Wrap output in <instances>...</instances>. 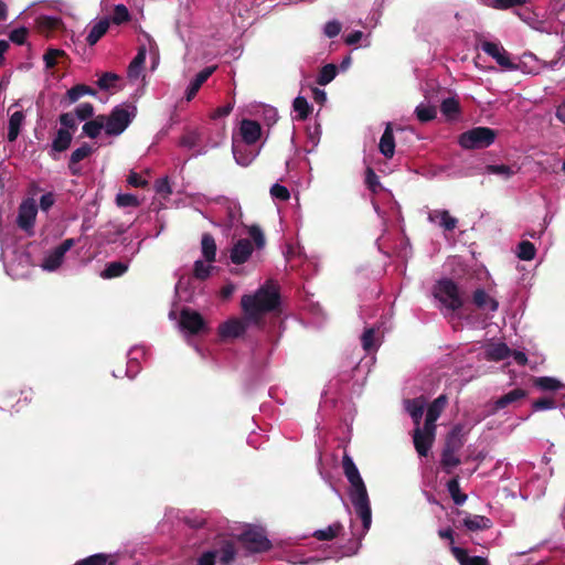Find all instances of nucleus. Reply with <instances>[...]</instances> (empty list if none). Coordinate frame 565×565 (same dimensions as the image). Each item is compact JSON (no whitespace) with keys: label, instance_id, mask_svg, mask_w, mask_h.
I'll use <instances>...</instances> for the list:
<instances>
[{"label":"nucleus","instance_id":"1","mask_svg":"<svg viewBox=\"0 0 565 565\" xmlns=\"http://www.w3.org/2000/svg\"><path fill=\"white\" fill-rule=\"evenodd\" d=\"M342 471L349 482L348 495L350 502L356 518L361 521V524H358L356 520L351 518L349 526L351 540L356 542L358 548L372 524L371 501L365 482L354 461H342Z\"/></svg>","mask_w":565,"mask_h":565},{"label":"nucleus","instance_id":"2","mask_svg":"<svg viewBox=\"0 0 565 565\" xmlns=\"http://www.w3.org/2000/svg\"><path fill=\"white\" fill-rule=\"evenodd\" d=\"M241 306L248 320L260 324L265 315L281 311L279 285L271 279L266 280L254 294L244 295Z\"/></svg>","mask_w":565,"mask_h":565},{"label":"nucleus","instance_id":"3","mask_svg":"<svg viewBox=\"0 0 565 565\" xmlns=\"http://www.w3.org/2000/svg\"><path fill=\"white\" fill-rule=\"evenodd\" d=\"M497 136V130L478 126L460 134L458 145L465 150L484 149L495 141Z\"/></svg>","mask_w":565,"mask_h":565},{"label":"nucleus","instance_id":"4","mask_svg":"<svg viewBox=\"0 0 565 565\" xmlns=\"http://www.w3.org/2000/svg\"><path fill=\"white\" fill-rule=\"evenodd\" d=\"M135 113L122 106H116L105 119V132L108 136H119L130 125Z\"/></svg>","mask_w":565,"mask_h":565},{"label":"nucleus","instance_id":"5","mask_svg":"<svg viewBox=\"0 0 565 565\" xmlns=\"http://www.w3.org/2000/svg\"><path fill=\"white\" fill-rule=\"evenodd\" d=\"M179 326L181 330L190 335L206 334L210 331L202 315L189 307L181 309Z\"/></svg>","mask_w":565,"mask_h":565},{"label":"nucleus","instance_id":"6","mask_svg":"<svg viewBox=\"0 0 565 565\" xmlns=\"http://www.w3.org/2000/svg\"><path fill=\"white\" fill-rule=\"evenodd\" d=\"M435 296L444 306L452 311L462 307L458 286L451 279H443L438 281Z\"/></svg>","mask_w":565,"mask_h":565},{"label":"nucleus","instance_id":"7","mask_svg":"<svg viewBox=\"0 0 565 565\" xmlns=\"http://www.w3.org/2000/svg\"><path fill=\"white\" fill-rule=\"evenodd\" d=\"M244 546L254 553L267 551L270 542L262 527L248 526L241 535Z\"/></svg>","mask_w":565,"mask_h":565},{"label":"nucleus","instance_id":"8","mask_svg":"<svg viewBox=\"0 0 565 565\" xmlns=\"http://www.w3.org/2000/svg\"><path fill=\"white\" fill-rule=\"evenodd\" d=\"M470 428L465 424H456L446 437L445 448L441 459H455L454 454L460 449L465 443V437Z\"/></svg>","mask_w":565,"mask_h":565},{"label":"nucleus","instance_id":"9","mask_svg":"<svg viewBox=\"0 0 565 565\" xmlns=\"http://www.w3.org/2000/svg\"><path fill=\"white\" fill-rule=\"evenodd\" d=\"M481 49L484 53L490 55L492 58L495 60V62L503 68L509 71H515L521 70L523 71L521 64L513 63L508 52L504 50L502 45L499 43L490 42V41H483L481 43Z\"/></svg>","mask_w":565,"mask_h":565},{"label":"nucleus","instance_id":"10","mask_svg":"<svg viewBox=\"0 0 565 565\" xmlns=\"http://www.w3.org/2000/svg\"><path fill=\"white\" fill-rule=\"evenodd\" d=\"M36 214L38 207L34 200L28 199L23 201L19 207L18 226L25 232L30 231L34 226Z\"/></svg>","mask_w":565,"mask_h":565},{"label":"nucleus","instance_id":"11","mask_svg":"<svg viewBox=\"0 0 565 565\" xmlns=\"http://www.w3.org/2000/svg\"><path fill=\"white\" fill-rule=\"evenodd\" d=\"M254 250L252 242L247 238L238 239L231 249L230 258L235 265L245 264Z\"/></svg>","mask_w":565,"mask_h":565},{"label":"nucleus","instance_id":"12","mask_svg":"<svg viewBox=\"0 0 565 565\" xmlns=\"http://www.w3.org/2000/svg\"><path fill=\"white\" fill-rule=\"evenodd\" d=\"M239 132L246 145H254L262 136V126L256 120L243 119L241 121Z\"/></svg>","mask_w":565,"mask_h":565},{"label":"nucleus","instance_id":"13","mask_svg":"<svg viewBox=\"0 0 565 565\" xmlns=\"http://www.w3.org/2000/svg\"><path fill=\"white\" fill-rule=\"evenodd\" d=\"M246 323L238 319H230L218 327V335L222 339H235L244 334Z\"/></svg>","mask_w":565,"mask_h":565},{"label":"nucleus","instance_id":"14","mask_svg":"<svg viewBox=\"0 0 565 565\" xmlns=\"http://www.w3.org/2000/svg\"><path fill=\"white\" fill-rule=\"evenodd\" d=\"M215 70L216 66H207L196 74L195 78L190 83L185 92V98L188 102L195 97L202 85L209 79Z\"/></svg>","mask_w":565,"mask_h":565},{"label":"nucleus","instance_id":"15","mask_svg":"<svg viewBox=\"0 0 565 565\" xmlns=\"http://www.w3.org/2000/svg\"><path fill=\"white\" fill-rule=\"evenodd\" d=\"M463 515L462 524L463 526L472 532L483 531L490 529L492 526V522L489 518L477 514H469L466 512H461Z\"/></svg>","mask_w":565,"mask_h":565},{"label":"nucleus","instance_id":"16","mask_svg":"<svg viewBox=\"0 0 565 565\" xmlns=\"http://www.w3.org/2000/svg\"><path fill=\"white\" fill-rule=\"evenodd\" d=\"M428 220L430 222H438L445 231H454L457 227L458 220L450 215L447 210H434L429 213Z\"/></svg>","mask_w":565,"mask_h":565},{"label":"nucleus","instance_id":"17","mask_svg":"<svg viewBox=\"0 0 565 565\" xmlns=\"http://www.w3.org/2000/svg\"><path fill=\"white\" fill-rule=\"evenodd\" d=\"M526 396H527V392L525 390L514 388V390L508 392L507 394L502 395L494 402L491 414H494L498 411L505 408L510 404L525 398Z\"/></svg>","mask_w":565,"mask_h":565},{"label":"nucleus","instance_id":"18","mask_svg":"<svg viewBox=\"0 0 565 565\" xmlns=\"http://www.w3.org/2000/svg\"><path fill=\"white\" fill-rule=\"evenodd\" d=\"M97 93L94 88L86 84H77L71 87L63 99L61 100L62 104H65L66 106L76 103L81 97L85 95L95 96Z\"/></svg>","mask_w":565,"mask_h":565},{"label":"nucleus","instance_id":"19","mask_svg":"<svg viewBox=\"0 0 565 565\" xmlns=\"http://www.w3.org/2000/svg\"><path fill=\"white\" fill-rule=\"evenodd\" d=\"M380 152L387 159H391L395 153V139L393 135V126L391 122L386 124L385 130L380 139Z\"/></svg>","mask_w":565,"mask_h":565},{"label":"nucleus","instance_id":"20","mask_svg":"<svg viewBox=\"0 0 565 565\" xmlns=\"http://www.w3.org/2000/svg\"><path fill=\"white\" fill-rule=\"evenodd\" d=\"M93 153V148L84 142L79 148L75 149L68 161V169L72 175H78L81 173V169L77 167V163Z\"/></svg>","mask_w":565,"mask_h":565},{"label":"nucleus","instance_id":"21","mask_svg":"<svg viewBox=\"0 0 565 565\" xmlns=\"http://www.w3.org/2000/svg\"><path fill=\"white\" fill-rule=\"evenodd\" d=\"M425 404H426V402L423 396L405 401V409L412 417L416 427H419V425H420L424 409H425Z\"/></svg>","mask_w":565,"mask_h":565},{"label":"nucleus","instance_id":"22","mask_svg":"<svg viewBox=\"0 0 565 565\" xmlns=\"http://www.w3.org/2000/svg\"><path fill=\"white\" fill-rule=\"evenodd\" d=\"M216 243L212 234L204 233L201 238V252L205 262L213 263L216 260Z\"/></svg>","mask_w":565,"mask_h":565},{"label":"nucleus","instance_id":"23","mask_svg":"<svg viewBox=\"0 0 565 565\" xmlns=\"http://www.w3.org/2000/svg\"><path fill=\"white\" fill-rule=\"evenodd\" d=\"M413 439L415 449L419 457H427L433 445L434 437H428L427 435L419 431V427H416L414 429Z\"/></svg>","mask_w":565,"mask_h":565},{"label":"nucleus","instance_id":"24","mask_svg":"<svg viewBox=\"0 0 565 565\" xmlns=\"http://www.w3.org/2000/svg\"><path fill=\"white\" fill-rule=\"evenodd\" d=\"M73 135L70 130L60 128L52 141V151L63 152L71 146Z\"/></svg>","mask_w":565,"mask_h":565},{"label":"nucleus","instance_id":"25","mask_svg":"<svg viewBox=\"0 0 565 565\" xmlns=\"http://www.w3.org/2000/svg\"><path fill=\"white\" fill-rule=\"evenodd\" d=\"M441 114L447 118V120H455L461 113L460 103L455 97H448L441 102L440 105Z\"/></svg>","mask_w":565,"mask_h":565},{"label":"nucleus","instance_id":"26","mask_svg":"<svg viewBox=\"0 0 565 565\" xmlns=\"http://www.w3.org/2000/svg\"><path fill=\"white\" fill-rule=\"evenodd\" d=\"M511 355L510 348L503 343L491 344L486 350V358L489 361H502Z\"/></svg>","mask_w":565,"mask_h":565},{"label":"nucleus","instance_id":"27","mask_svg":"<svg viewBox=\"0 0 565 565\" xmlns=\"http://www.w3.org/2000/svg\"><path fill=\"white\" fill-rule=\"evenodd\" d=\"M24 114L21 110L14 111L9 118V127H8V141L13 142L17 140L21 126L24 121Z\"/></svg>","mask_w":565,"mask_h":565},{"label":"nucleus","instance_id":"28","mask_svg":"<svg viewBox=\"0 0 565 565\" xmlns=\"http://www.w3.org/2000/svg\"><path fill=\"white\" fill-rule=\"evenodd\" d=\"M109 28V20L108 19H102L96 24L92 26L89 30L86 42L88 45H95L107 32Z\"/></svg>","mask_w":565,"mask_h":565},{"label":"nucleus","instance_id":"29","mask_svg":"<svg viewBox=\"0 0 565 565\" xmlns=\"http://www.w3.org/2000/svg\"><path fill=\"white\" fill-rule=\"evenodd\" d=\"M451 552L460 565H488L483 557L469 556L461 547L452 546Z\"/></svg>","mask_w":565,"mask_h":565},{"label":"nucleus","instance_id":"30","mask_svg":"<svg viewBox=\"0 0 565 565\" xmlns=\"http://www.w3.org/2000/svg\"><path fill=\"white\" fill-rule=\"evenodd\" d=\"M105 115H99L93 120H88L83 125V134L89 138H97L102 131L105 129Z\"/></svg>","mask_w":565,"mask_h":565},{"label":"nucleus","instance_id":"31","mask_svg":"<svg viewBox=\"0 0 565 565\" xmlns=\"http://www.w3.org/2000/svg\"><path fill=\"white\" fill-rule=\"evenodd\" d=\"M129 266L127 263L122 262H111L108 263L105 269L102 271L100 277L104 279H113L122 276Z\"/></svg>","mask_w":565,"mask_h":565},{"label":"nucleus","instance_id":"32","mask_svg":"<svg viewBox=\"0 0 565 565\" xmlns=\"http://www.w3.org/2000/svg\"><path fill=\"white\" fill-rule=\"evenodd\" d=\"M202 142V135L198 129H188L184 131V134L181 136L179 140V146L193 149L201 145Z\"/></svg>","mask_w":565,"mask_h":565},{"label":"nucleus","instance_id":"33","mask_svg":"<svg viewBox=\"0 0 565 565\" xmlns=\"http://www.w3.org/2000/svg\"><path fill=\"white\" fill-rule=\"evenodd\" d=\"M448 404V398L445 394L439 395L428 406L426 415L430 419H438Z\"/></svg>","mask_w":565,"mask_h":565},{"label":"nucleus","instance_id":"34","mask_svg":"<svg viewBox=\"0 0 565 565\" xmlns=\"http://www.w3.org/2000/svg\"><path fill=\"white\" fill-rule=\"evenodd\" d=\"M473 303L478 307V308H484L486 306H489V309L491 311H495L499 307V303L497 300L490 298L488 296V294L479 288L477 289L475 292H473Z\"/></svg>","mask_w":565,"mask_h":565},{"label":"nucleus","instance_id":"35","mask_svg":"<svg viewBox=\"0 0 565 565\" xmlns=\"http://www.w3.org/2000/svg\"><path fill=\"white\" fill-rule=\"evenodd\" d=\"M146 54H147L146 47L141 46L138 50L137 55L134 57V60L129 64L128 76L130 78H137L139 76L140 70H141V67L143 66V64L146 62Z\"/></svg>","mask_w":565,"mask_h":565},{"label":"nucleus","instance_id":"36","mask_svg":"<svg viewBox=\"0 0 565 565\" xmlns=\"http://www.w3.org/2000/svg\"><path fill=\"white\" fill-rule=\"evenodd\" d=\"M294 110L297 113L298 120H306L312 111L311 105L303 96H297L292 103Z\"/></svg>","mask_w":565,"mask_h":565},{"label":"nucleus","instance_id":"37","mask_svg":"<svg viewBox=\"0 0 565 565\" xmlns=\"http://www.w3.org/2000/svg\"><path fill=\"white\" fill-rule=\"evenodd\" d=\"M64 256L65 255L55 247L44 258L42 267L46 270H55L62 265Z\"/></svg>","mask_w":565,"mask_h":565},{"label":"nucleus","instance_id":"38","mask_svg":"<svg viewBox=\"0 0 565 565\" xmlns=\"http://www.w3.org/2000/svg\"><path fill=\"white\" fill-rule=\"evenodd\" d=\"M342 529V524L335 522L326 529L315 531L313 536L320 541H329L338 536Z\"/></svg>","mask_w":565,"mask_h":565},{"label":"nucleus","instance_id":"39","mask_svg":"<svg viewBox=\"0 0 565 565\" xmlns=\"http://www.w3.org/2000/svg\"><path fill=\"white\" fill-rule=\"evenodd\" d=\"M415 115L420 122L425 124L436 118L437 109L435 106L422 103L415 108Z\"/></svg>","mask_w":565,"mask_h":565},{"label":"nucleus","instance_id":"40","mask_svg":"<svg viewBox=\"0 0 565 565\" xmlns=\"http://www.w3.org/2000/svg\"><path fill=\"white\" fill-rule=\"evenodd\" d=\"M446 486L451 499L457 505H461L466 502L467 495L461 493L459 482L456 477L447 481Z\"/></svg>","mask_w":565,"mask_h":565},{"label":"nucleus","instance_id":"41","mask_svg":"<svg viewBox=\"0 0 565 565\" xmlns=\"http://www.w3.org/2000/svg\"><path fill=\"white\" fill-rule=\"evenodd\" d=\"M337 73L338 68L334 64H327L320 70L319 75L317 77V83L320 86H326L334 79Z\"/></svg>","mask_w":565,"mask_h":565},{"label":"nucleus","instance_id":"42","mask_svg":"<svg viewBox=\"0 0 565 565\" xmlns=\"http://www.w3.org/2000/svg\"><path fill=\"white\" fill-rule=\"evenodd\" d=\"M534 385L542 391H557L563 384L555 377L541 376L534 380Z\"/></svg>","mask_w":565,"mask_h":565},{"label":"nucleus","instance_id":"43","mask_svg":"<svg viewBox=\"0 0 565 565\" xmlns=\"http://www.w3.org/2000/svg\"><path fill=\"white\" fill-rule=\"evenodd\" d=\"M214 268V266L205 265L203 260L198 259L194 262L193 276L198 280H205L211 276Z\"/></svg>","mask_w":565,"mask_h":565},{"label":"nucleus","instance_id":"44","mask_svg":"<svg viewBox=\"0 0 565 565\" xmlns=\"http://www.w3.org/2000/svg\"><path fill=\"white\" fill-rule=\"evenodd\" d=\"M535 252V246L530 241H522L518 246V257L522 260H532Z\"/></svg>","mask_w":565,"mask_h":565},{"label":"nucleus","instance_id":"45","mask_svg":"<svg viewBox=\"0 0 565 565\" xmlns=\"http://www.w3.org/2000/svg\"><path fill=\"white\" fill-rule=\"evenodd\" d=\"M487 173L497 174L502 177L503 179H510L515 172L508 164H488L486 167Z\"/></svg>","mask_w":565,"mask_h":565},{"label":"nucleus","instance_id":"46","mask_svg":"<svg viewBox=\"0 0 565 565\" xmlns=\"http://www.w3.org/2000/svg\"><path fill=\"white\" fill-rule=\"evenodd\" d=\"M130 20V14L125 4L115 6L114 13L111 17L113 23L119 25L121 23L128 22Z\"/></svg>","mask_w":565,"mask_h":565},{"label":"nucleus","instance_id":"47","mask_svg":"<svg viewBox=\"0 0 565 565\" xmlns=\"http://www.w3.org/2000/svg\"><path fill=\"white\" fill-rule=\"evenodd\" d=\"M109 556L106 554H94L84 559L78 561L74 565H111Z\"/></svg>","mask_w":565,"mask_h":565},{"label":"nucleus","instance_id":"48","mask_svg":"<svg viewBox=\"0 0 565 565\" xmlns=\"http://www.w3.org/2000/svg\"><path fill=\"white\" fill-rule=\"evenodd\" d=\"M64 55L65 52L62 50L49 49L43 56L46 68L55 67V65L57 64V58Z\"/></svg>","mask_w":565,"mask_h":565},{"label":"nucleus","instance_id":"49","mask_svg":"<svg viewBox=\"0 0 565 565\" xmlns=\"http://www.w3.org/2000/svg\"><path fill=\"white\" fill-rule=\"evenodd\" d=\"M73 114L78 120H87L94 115V106L90 103H83L75 108Z\"/></svg>","mask_w":565,"mask_h":565},{"label":"nucleus","instance_id":"50","mask_svg":"<svg viewBox=\"0 0 565 565\" xmlns=\"http://www.w3.org/2000/svg\"><path fill=\"white\" fill-rule=\"evenodd\" d=\"M248 234L253 239L255 246L260 249L265 246L266 239L262 228L258 225H252L248 228Z\"/></svg>","mask_w":565,"mask_h":565},{"label":"nucleus","instance_id":"51","mask_svg":"<svg viewBox=\"0 0 565 565\" xmlns=\"http://www.w3.org/2000/svg\"><path fill=\"white\" fill-rule=\"evenodd\" d=\"M116 204L119 207L138 206L139 200L136 195L130 193H120L116 196Z\"/></svg>","mask_w":565,"mask_h":565},{"label":"nucleus","instance_id":"52","mask_svg":"<svg viewBox=\"0 0 565 565\" xmlns=\"http://www.w3.org/2000/svg\"><path fill=\"white\" fill-rule=\"evenodd\" d=\"M119 79V76L111 72L104 73L97 81V85L103 90H108L115 82Z\"/></svg>","mask_w":565,"mask_h":565},{"label":"nucleus","instance_id":"53","mask_svg":"<svg viewBox=\"0 0 565 565\" xmlns=\"http://www.w3.org/2000/svg\"><path fill=\"white\" fill-rule=\"evenodd\" d=\"M365 184L373 193H376L381 186L379 177L371 167L365 171Z\"/></svg>","mask_w":565,"mask_h":565},{"label":"nucleus","instance_id":"54","mask_svg":"<svg viewBox=\"0 0 565 565\" xmlns=\"http://www.w3.org/2000/svg\"><path fill=\"white\" fill-rule=\"evenodd\" d=\"M527 0H492V8L498 10H507L524 6Z\"/></svg>","mask_w":565,"mask_h":565},{"label":"nucleus","instance_id":"55","mask_svg":"<svg viewBox=\"0 0 565 565\" xmlns=\"http://www.w3.org/2000/svg\"><path fill=\"white\" fill-rule=\"evenodd\" d=\"M58 121L63 129L75 130L77 128L76 117L73 113H63L58 117Z\"/></svg>","mask_w":565,"mask_h":565},{"label":"nucleus","instance_id":"56","mask_svg":"<svg viewBox=\"0 0 565 565\" xmlns=\"http://www.w3.org/2000/svg\"><path fill=\"white\" fill-rule=\"evenodd\" d=\"M28 33H29L28 29L24 26H21V28L12 30L9 34V39L13 43H15L18 45H22L26 41Z\"/></svg>","mask_w":565,"mask_h":565},{"label":"nucleus","instance_id":"57","mask_svg":"<svg viewBox=\"0 0 565 565\" xmlns=\"http://www.w3.org/2000/svg\"><path fill=\"white\" fill-rule=\"evenodd\" d=\"M270 194H271L273 198L278 199L280 201H287L290 198V193H289L288 189L286 186H284V185L278 184V183H275L270 188Z\"/></svg>","mask_w":565,"mask_h":565},{"label":"nucleus","instance_id":"58","mask_svg":"<svg viewBox=\"0 0 565 565\" xmlns=\"http://www.w3.org/2000/svg\"><path fill=\"white\" fill-rule=\"evenodd\" d=\"M374 335H375V331L372 328L366 329L363 332V334L361 337V341H362V347L365 351H371L374 348Z\"/></svg>","mask_w":565,"mask_h":565},{"label":"nucleus","instance_id":"59","mask_svg":"<svg viewBox=\"0 0 565 565\" xmlns=\"http://www.w3.org/2000/svg\"><path fill=\"white\" fill-rule=\"evenodd\" d=\"M532 407L534 411L552 409L555 407V401L548 397L539 398L533 402Z\"/></svg>","mask_w":565,"mask_h":565},{"label":"nucleus","instance_id":"60","mask_svg":"<svg viewBox=\"0 0 565 565\" xmlns=\"http://www.w3.org/2000/svg\"><path fill=\"white\" fill-rule=\"evenodd\" d=\"M323 31L329 39L335 38L341 32V23L335 20L329 21L326 23Z\"/></svg>","mask_w":565,"mask_h":565},{"label":"nucleus","instance_id":"61","mask_svg":"<svg viewBox=\"0 0 565 565\" xmlns=\"http://www.w3.org/2000/svg\"><path fill=\"white\" fill-rule=\"evenodd\" d=\"M184 521L192 527H200L205 523V518L202 513L191 512L189 515L184 516Z\"/></svg>","mask_w":565,"mask_h":565},{"label":"nucleus","instance_id":"62","mask_svg":"<svg viewBox=\"0 0 565 565\" xmlns=\"http://www.w3.org/2000/svg\"><path fill=\"white\" fill-rule=\"evenodd\" d=\"M127 182L134 188H146L148 185V181L142 179L140 174L135 171H130Z\"/></svg>","mask_w":565,"mask_h":565},{"label":"nucleus","instance_id":"63","mask_svg":"<svg viewBox=\"0 0 565 565\" xmlns=\"http://www.w3.org/2000/svg\"><path fill=\"white\" fill-rule=\"evenodd\" d=\"M436 420L437 419H430L427 415L425 418L424 426H419V431L427 435L428 437L435 438V431H436Z\"/></svg>","mask_w":565,"mask_h":565},{"label":"nucleus","instance_id":"64","mask_svg":"<svg viewBox=\"0 0 565 565\" xmlns=\"http://www.w3.org/2000/svg\"><path fill=\"white\" fill-rule=\"evenodd\" d=\"M54 202L55 199L53 193L47 192L40 198V207L43 211H49L53 206Z\"/></svg>","mask_w":565,"mask_h":565}]
</instances>
